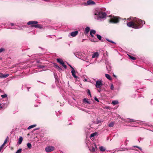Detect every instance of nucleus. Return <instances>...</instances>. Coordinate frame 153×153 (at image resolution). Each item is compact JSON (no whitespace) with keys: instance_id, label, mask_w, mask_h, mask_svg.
I'll list each match as a JSON object with an SVG mask.
<instances>
[{"instance_id":"ea45409f","label":"nucleus","mask_w":153,"mask_h":153,"mask_svg":"<svg viewBox=\"0 0 153 153\" xmlns=\"http://www.w3.org/2000/svg\"><path fill=\"white\" fill-rule=\"evenodd\" d=\"M94 100L95 101H97L98 102H99V101L98 100V99L96 97H95V98H94Z\"/></svg>"},{"instance_id":"c9c22d12","label":"nucleus","mask_w":153,"mask_h":153,"mask_svg":"<svg viewBox=\"0 0 153 153\" xmlns=\"http://www.w3.org/2000/svg\"><path fill=\"white\" fill-rule=\"evenodd\" d=\"M4 51V49L3 48L0 49V53Z\"/></svg>"},{"instance_id":"0eeeda50","label":"nucleus","mask_w":153,"mask_h":153,"mask_svg":"<svg viewBox=\"0 0 153 153\" xmlns=\"http://www.w3.org/2000/svg\"><path fill=\"white\" fill-rule=\"evenodd\" d=\"M57 62L62 65V66L65 68H66L67 66L64 64V62L61 59H56Z\"/></svg>"},{"instance_id":"2eb2a0df","label":"nucleus","mask_w":153,"mask_h":153,"mask_svg":"<svg viewBox=\"0 0 153 153\" xmlns=\"http://www.w3.org/2000/svg\"><path fill=\"white\" fill-rule=\"evenodd\" d=\"M96 32L95 30H92L90 31V33L92 37H94V36L93 34H94L96 33Z\"/></svg>"},{"instance_id":"49530a36","label":"nucleus","mask_w":153,"mask_h":153,"mask_svg":"<svg viewBox=\"0 0 153 153\" xmlns=\"http://www.w3.org/2000/svg\"><path fill=\"white\" fill-rule=\"evenodd\" d=\"M39 129V128H37L35 129V130H37Z\"/></svg>"},{"instance_id":"6ab92c4d","label":"nucleus","mask_w":153,"mask_h":153,"mask_svg":"<svg viewBox=\"0 0 153 153\" xmlns=\"http://www.w3.org/2000/svg\"><path fill=\"white\" fill-rule=\"evenodd\" d=\"M34 26V27H35L36 28H42V26H41L39 24H36L35 25L33 26Z\"/></svg>"},{"instance_id":"e433bc0d","label":"nucleus","mask_w":153,"mask_h":153,"mask_svg":"<svg viewBox=\"0 0 153 153\" xmlns=\"http://www.w3.org/2000/svg\"><path fill=\"white\" fill-rule=\"evenodd\" d=\"M88 93L89 94V95L91 96V94L90 92V90L89 89L88 90Z\"/></svg>"},{"instance_id":"f3484780","label":"nucleus","mask_w":153,"mask_h":153,"mask_svg":"<svg viewBox=\"0 0 153 153\" xmlns=\"http://www.w3.org/2000/svg\"><path fill=\"white\" fill-rule=\"evenodd\" d=\"M100 151L101 152H104L106 150V149L103 146H100L99 148Z\"/></svg>"},{"instance_id":"a18cd8bd","label":"nucleus","mask_w":153,"mask_h":153,"mask_svg":"<svg viewBox=\"0 0 153 153\" xmlns=\"http://www.w3.org/2000/svg\"><path fill=\"white\" fill-rule=\"evenodd\" d=\"M10 25L11 26H13L14 25V24L13 23H11Z\"/></svg>"},{"instance_id":"09e8293b","label":"nucleus","mask_w":153,"mask_h":153,"mask_svg":"<svg viewBox=\"0 0 153 153\" xmlns=\"http://www.w3.org/2000/svg\"><path fill=\"white\" fill-rule=\"evenodd\" d=\"M130 19H131V18H128V20H130Z\"/></svg>"},{"instance_id":"a878e982","label":"nucleus","mask_w":153,"mask_h":153,"mask_svg":"<svg viewBox=\"0 0 153 153\" xmlns=\"http://www.w3.org/2000/svg\"><path fill=\"white\" fill-rule=\"evenodd\" d=\"M37 67L39 69H43L45 68V67L43 65H39L37 66Z\"/></svg>"},{"instance_id":"c03bdc74","label":"nucleus","mask_w":153,"mask_h":153,"mask_svg":"<svg viewBox=\"0 0 153 153\" xmlns=\"http://www.w3.org/2000/svg\"><path fill=\"white\" fill-rule=\"evenodd\" d=\"M11 29H18V28H17L16 27H13V28H11Z\"/></svg>"},{"instance_id":"72a5a7b5","label":"nucleus","mask_w":153,"mask_h":153,"mask_svg":"<svg viewBox=\"0 0 153 153\" xmlns=\"http://www.w3.org/2000/svg\"><path fill=\"white\" fill-rule=\"evenodd\" d=\"M106 39L109 42H110L112 43L113 44H115V43L113 41L111 40H110L108 39Z\"/></svg>"},{"instance_id":"5701e85b","label":"nucleus","mask_w":153,"mask_h":153,"mask_svg":"<svg viewBox=\"0 0 153 153\" xmlns=\"http://www.w3.org/2000/svg\"><path fill=\"white\" fill-rule=\"evenodd\" d=\"M36 126V124L31 125L28 127L27 128V129H30Z\"/></svg>"},{"instance_id":"864d4df0","label":"nucleus","mask_w":153,"mask_h":153,"mask_svg":"<svg viewBox=\"0 0 153 153\" xmlns=\"http://www.w3.org/2000/svg\"><path fill=\"white\" fill-rule=\"evenodd\" d=\"M83 40H84V39H83V40H82V42H83Z\"/></svg>"},{"instance_id":"20e7f679","label":"nucleus","mask_w":153,"mask_h":153,"mask_svg":"<svg viewBox=\"0 0 153 153\" xmlns=\"http://www.w3.org/2000/svg\"><path fill=\"white\" fill-rule=\"evenodd\" d=\"M119 19L117 17L113 16L111 18L110 22L111 23H117L119 22Z\"/></svg>"},{"instance_id":"dca6fc26","label":"nucleus","mask_w":153,"mask_h":153,"mask_svg":"<svg viewBox=\"0 0 153 153\" xmlns=\"http://www.w3.org/2000/svg\"><path fill=\"white\" fill-rule=\"evenodd\" d=\"M83 102L85 103L90 104V102L88 101V100L86 98H84L83 99Z\"/></svg>"},{"instance_id":"79ce46f5","label":"nucleus","mask_w":153,"mask_h":153,"mask_svg":"<svg viewBox=\"0 0 153 153\" xmlns=\"http://www.w3.org/2000/svg\"><path fill=\"white\" fill-rule=\"evenodd\" d=\"M54 75L55 79H57V78L58 77L57 76V75H55V74L54 73Z\"/></svg>"},{"instance_id":"4468645a","label":"nucleus","mask_w":153,"mask_h":153,"mask_svg":"<svg viewBox=\"0 0 153 153\" xmlns=\"http://www.w3.org/2000/svg\"><path fill=\"white\" fill-rule=\"evenodd\" d=\"M99 55V54L98 52H96L94 53L92 55V57L93 58L97 57Z\"/></svg>"},{"instance_id":"c85d7f7f","label":"nucleus","mask_w":153,"mask_h":153,"mask_svg":"<svg viewBox=\"0 0 153 153\" xmlns=\"http://www.w3.org/2000/svg\"><path fill=\"white\" fill-rule=\"evenodd\" d=\"M97 38L99 40H101V39H102V37L101 36L99 35V34H97Z\"/></svg>"},{"instance_id":"393cba45","label":"nucleus","mask_w":153,"mask_h":153,"mask_svg":"<svg viewBox=\"0 0 153 153\" xmlns=\"http://www.w3.org/2000/svg\"><path fill=\"white\" fill-rule=\"evenodd\" d=\"M27 147L29 149H30L31 148V144L30 143H28L27 144Z\"/></svg>"},{"instance_id":"7ed1b4c3","label":"nucleus","mask_w":153,"mask_h":153,"mask_svg":"<svg viewBox=\"0 0 153 153\" xmlns=\"http://www.w3.org/2000/svg\"><path fill=\"white\" fill-rule=\"evenodd\" d=\"M95 85L97 88H100L102 85V81L101 80L96 81Z\"/></svg>"},{"instance_id":"f704fd0d","label":"nucleus","mask_w":153,"mask_h":153,"mask_svg":"<svg viewBox=\"0 0 153 153\" xmlns=\"http://www.w3.org/2000/svg\"><path fill=\"white\" fill-rule=\"evenodd\" d=\"M1 97L2 98H4L7 97V95L6 94H4V95H1Z\"/></svg>"},{"instance_id":"bb28decb","label":"nucleus","mask_w":153,"mask_h":153,"mask_svg":"<svg viewBox=\"0 0 153 153\" xmlns=\"http://www.w3.org/2000/svg\"><path fill=\"white\" fill-rule=\"evenodd\" d=\"M54 66L56 67V68H57L58 69L60 70V69H62L59 66H58L56 64H54Z\"/></svg>"},{"instance_id":"ddd939ff","label":"nucleus","mask_w":153,"mask_h":153,"mask_svg":"<svg viewBox=\"0 0 153 153\" xmlns=\"http://www.w3.org/2000/svg\"><path fill=\"white\" fill-rule=\"evenodd\" d=\"M95 2L91 0H88L87 2V4L88 5H94L95 4Z\"/></svg>"},{"instance_id":"a19ab883","label":"nucleus","mask_w":153,"mask_h":153,"mask_svg":"<svg viewBox=\"0 0 153 153\" xmlns=\"http://www.w3.org/2000/svg\"><path fill=\"white\" fill-rule=\"evenodd\" d=\"M68 65L71 67V68L72 70H73V69H74V68L72 66H71V65L70 64H68Z\"/></svg>"},{"instance_id":"603ef678","label":"nucleus","mask_w":153,"mask_h":153,"mask_svg":"<svg viewBox=\"0 0 153 153\" xmlns=\"http://www.w3.org/2000/svg\"><path fill=\"white\" fill-rule=\"evenodd\" d=\"M152 101H153V100H151V102H152Z\"/></svg>"},{"instance_id":"3c124183","label":"nucleus","mask_w":153,"mask_h":153,"mask_svg":"<svg viewBox=\"0 0 153 153\" xmlns=\"http://www.w3.org/2000/svg\"><path fill=\"white\" fill-rule=\"evenodd\" d=\"M114 77H116V76H115L114 75Z\"/></svg>"},{"instance_id":"4c0bfd02","label":"nucleus","mask_w":153,"mask_h":153,"mask_svg":"<svg viewBox=\"0 0 153 153\" xmlns=\"http://www.w3.org/2000/svg\"><path fill=\"white\" fill-rule=\"evenodd\" d=\"M90 40H91V41L92 42H96V40L95 39H90Z\"/></svg>"},{"instance_id":"a211bd4d","label":"nucleus","mask_w":153,"mask_h":153,"mask_svg":"<svg viewBox=\"0 0 153 153\" xmlns=\"http://www.w3.org/2000/svg\"><path fill=\"white\" fill-rule=\"evenodd\" d=\"M23 140V138L22 137H20L18 140V143L20 144L21 143Z\"/></svg>"},{"instance_id":"2f4dec72","label":"nucleus","mask_w":153,"mask_h":153,"mask_svg":"<svg viewBox=\"0 0 153 153\" xmlns=\"http://www.w3.org/2000/svg\"><path fill=\"white\" fill-rule=\"evenodd\" d=\"M22 151V149H19L16 152V153H21Z\"/></svg>"},{"instance_id":"9d476101","label":"nucleus","mask_w":153,"mask_h":153,"mask_svg":"<svg viewBox=\"0 0 153 153\" xmlns=\"http://www.w3.org/2000/svg\"><path fill=\"white\" fill-rule=\"evenodd\" d=\"M9 74H0V78H5L9 76Z\"/></svg>"},{"instance_id":"4be33fe9","label":"nucleus","mask_w":153,"mask_h":153,"mask_svg":"<svg viewBox=\"0 0 153 153\" xmlns=\"http://www.w3.org/2000/svg\"><path fill=\"white\" fill-rule=\"evenodd\" d=\"M90 30V28L88 27H86L85 29V31L86 33H87Z\"/></svg>"},{"instance_id":"aec40b11","label":"nucleus","mask_w":153,"mask_h":153,"mask_svg":"<svg viewBox=\"0 0 153 153\" xmlns=\"http://www.w3.org/2000/svg\"><path fill=\"white\" fill-rule=\"evenodd\" d=\"M105 76L109 80H111V78L109 74H105Z\"/></svg>"},{"instance_id":"37998d69","label":"nucleus","mask_w":153,"mask_h":153,"mask_svg":"<svg viewBox=\"0 0 153 153\" xmlns=\"http://www.w3.org/2000/svg\"><path fill=\"white\" fill-rule=\"evenodd\" d=\"M134 147H137V148H139V149H140V150H142V149L140 148V147H138V146H134Z\"/></svg>"},{"instance_id":"6e6552de","label":"nucleus","mask_w":153,"mask_h":153,"mask_svg":"<svg viewBox=\"0 0 153 153\" xmlns=\"http://www.w3.org/2000/svg\"><path fill=\"white\" fill-rule=\"evenodd\" d=\"M93 147L92 148H89V150L91 152H94L95 150L97 149V147L96 144L95 143H93L92 144Z\"/></svg>"},{"instance_id":"39448f33","label":"nucleus","mask_w":153,"mask_h":153,"mask_svg":"<svg viewBox=\"0 0 153 153\" xmlns=\"http://www.w3.org/2000/svg\"><path fill=\"white\" fill-rule=\"evenodd\" d=\"M54 149V147L52 146H47L45 148V150L47 152H51Z\"/></svg>"},{"instance_id":"8fccbe9b","label":"nucleus","mask_w":153,"mask_h":153,"mask_svg":"<svg viewBox=\"0 0 153 153\" xmlns=\"http://www.w3.org/2000/svg\"><path fill=\"white\" fill-rule=\"evenodd\" d=\"M27 88V89H28V91H29V88Z\"/></svg>"},{"instance_id":"7c9ffc66","label":"nucleus","mask_w":153,"mask_h":153,"mask_svg":"<svg viewBox=\"0 0 153 153\" xmlns=\"http://www.w3.org/2000/svg\"><path fill=\"white\" fill-rule=\"evenodd\" d=\"M97 134V133H93L92 134H91V135H90V137H93L95 136H96Z\"/></svg>"},{"instance_id":"9b49d317","label":"nucleus","mask_w":153,"mask_h":153,"mask_svg":"<svg viewBox=\"0 0 153 153\" xmlns=\"http://www.w3.org/2000/svg\"><path fill=\"white\" fill-rule=\"evenodd\" d=\"M127 123H134L135 122V120H134L128 119L125 121Z\"/></svg>"},{"instance_id":"de8ad7c7","label":"nucleus","mask_w":153,"mask_h":153,"mask_svg":"<svg viewBox=\"0 0 153 153\" xmlns=\"http://www.w3.org/2000/svg\"><path fill=\"white\" fill-rule=\"evenodd\" d=\"M100 90H98V91L99 92H100Z\"/></svg>"},{"instance_id":"412c9836","label":"nucleus","mask_w":153,"mask_h":153,"mask_svg":"<svg viewBox=\"0 0 153 153\" xmlns=\"http://www.w3.org/2000/svg\"><path fill=\"white\" fill-rule=\"evenodd\" d=\"M118 103V102L117 100H114L112 102V104L114 105H115Z\"/></svg>"},{"instance_id":"c756f323","label":"nucleus","mask_w":153,"mask_h":153,"mask_svg":"<svg viewBox=\"0 0 153 153\" xmlns=\"http://www.w3.org/2000/svg\"><path fill=\"white\" fill-rule=\"evenodd\" d=\"M128 56L129 58H130L132 60H134L136 59L133 56H131L130 55H128Z\"/></svg>"},{"instance_id":"1a4fd4ad","label":"nucleus","mask_w":153,"mask_h":153,"mask_svg":"<svg viewBox=\"0 0 153 153\" xmlns=\"http://www.w3.org/2000/svg\"><path fill=\"white\" fill-rule=\"evenodd\" d=\"M78 31H75L70 33L68 35L69 36H71L72 37H74L76 36L78 34Z\"/></svg>"},{"instance_id":"f8f14e48","label":"nucleus","mask_w":153,"mask_h":153,"mask_svg":"<svg viewBox=\"0 0 153 153\" xmlns=\"http://www.w3.org/2000/svg\"><path fill=\"white\" fill-rule=\"evenodd\" d=\"M71 72L72 73V75L74 77V78L77 79L78 78V76H76L75 74V71L74 69H73V70H71Z\"/></svg>"},{"instance_id":"b1692460","label":"nucleus","mask_w":153,"mask_h":153,"mask_svg":"<svg viewBox=\"0 0 153 153\" xmlns=\"http://www.w3.org/2000/svg\"><path fill=\"white\" fill-rule=\"evenodd\" d=\"M114 123L113 122H111L108 125V126L110 127H111L113 126L114 125Z\"/></svg>"},{"instance_id":"cd10ccee","label":"nucleus","mask_w":153,"mask_h":153,"mask_svg":"<svg viewBox=\"0 0 153 153\" xmlns=\"http://www.w3.org/2000/svg\"><path fill=\"white\" fill-rule=\"evenodd\" d=\"M7 140V138H6V139L5 140H4V143L3 144H2L1 145V146L2 147H3V148L4 144L6 143Z\"/></svg>"},{"instance_id":"f257e3e1","label":"nucleus","mask_w":153,"mask_h":153,"mask_svg":"<svg viewBox=\"0 0 153 153\" xmlns=\"http://www.w3.org/2000/svg\"><path fill=\"white\" fill-rule=\"evenodd\" d=\"M145 23V21H142L140 19L135 18L133 21L127 22V24L129 27L135 29H138L142 27Z\"/></svg>"},{"instance_id":"58836bf2","label":"nucleus","mask_w":153,"mask_h":153,"mask_svg":"<svg viewBox=\"0 0 153 153\" xmlns=\"http://www.w3.org/2000/svg\"><path fill=\"white\" fill-rule=\"evenodd\" d=\"M106 67L107 68V69L108 70H110V69H111V67L109 66V67H107V65L106 66Z\"/></svg>"},{"instance_id":"423d86ee","label":"nucleus","mask_w":153,"mask_h":153,"mask_svg":"<svg viewBox=\"0 0 153 153\" xmlns=\"http://www.w3.org/2000/svg\"><path fill=\"white\" fill-rule=\"evenodd\" d=\"M38 22L37 21H30L27 23V24L28 25H31V27H34V26H33L35 25Z\"/></svg>"},{"instance_id":"473e14b6","label":"nucleus","mask_w":153,"mask_h":153,"mask_svg":"<svg viewBox=\"0 0 153 153\" xmlns=\"http://www.w3.org/2000/svg\"><path fill=\"white\" fill-rule=\"evenodd\" d=\"M114 88V85L113 84H111L110 86V89L111 90H113Z\"/></svg>"},{"instance_id":"f03ea898","label":"nucleus","mask_w":153,"mask_h":153,"mask_svg":"<svg viewBox=\"0 0 153 153\" xmlns=\"http://www.w3.org/2000/svg\"><path fill=\"white\" fill-rule=\"evenodd\" d=\"M106 14L101 11H96L95 12L94 18L97 20L104 18L106 17Z\"/></svg>"}]
</instances>
